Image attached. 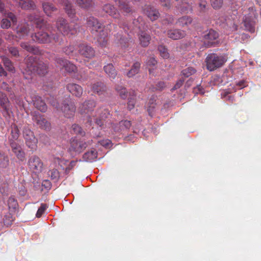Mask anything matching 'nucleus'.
<instances>
[{"mask_svg":"<svg viewBox=\"0 0 261 261\" xmlns=\"http://www.w3.org/2000/svg\"><path fill=\"white\" fill-rule=\"evenodd\" d=\"M44 13L48 16H51L53 12L57 11L58 9L53 4L48 2H43L42 4Z\"/></svg>","mask_w":261,"mask_h":261,"instance_id":"nucleus-30","label":"nucleus"},{"mask_svg":"<svg viewBox=\"0 0 261 261\" xmlns=\"http://www.w3.org/2000/svg\"><path fill=\"white\" fill-rule=\"evenodd\" d=\"M226 59L223 55H218L216 53H211L205 59L207 70L213 71L221 67L225 63Z\"/></svg>","mask_w":261,"mask_h":261,"instance_id":"nucleus-5","label":"nucleus"},{"mask_svg":"<svg viewBox=\"0 0 261 261\" xmlns=\"http://www.w3.org/2000/svg\"><path fill=\"white\" fill-rule=\"evenodd\" d=\"M211 3L212 7L214 9H219L223 6V0H211Z\"/></svg>","mask_w":261,"mask_h":261,"instance_id":"nucleus-54","label":"nucleus"},{"mask_svg":"<svg viewBox=\"0 0 261 261\" xmlns=\"http://www.w3.org/2000/svg\"><path fill=\"white\" fill-rule=\"evenodd\" d=\"M174 22V18L171 15H166V18L163 20V24H173Z\"/></svg>","mask_w":261,"mask_h":261,"instance_id":"nucleus-62","label":"nucleus"},{"mask_svg":"<svg viewBox=\"0 0 261 261\" xmlns=\"http://www.w3.org/2000/svg\"><path fill=\"white\" fill-rule=\"evenodd\" d=\"M48 174L52 179L58 180L60 177V172L57 169H53L48 171Z\"/></svg>","mask_w":261,"mask_h":261,"instance_id":"nucleus-53","label":"nucleus"},{"mask_svg":"<svg viewBox=\"0 0 261 261\" xmlns=\"http://www.w3.org/2000/svg\"><path fill=\"white\" fill-rule=\"evenodd\" d=\"M87 24L88 27L90 28L91 33L97 35V38L98 36H100L102 25L99 22L97 18L94 17V16H89L87 18Z\"/></svg>","mask_w":261,"mask_h":261,"instance_id":"nucleus-11","label":"nucleus"},{"mask_svg":"<svg viewBox=\"0 0 261 261\" xmlns=\"http://www.w3.org/2000/svg\"><path fill=\"white\" fill-rule=\"evenodd\" d=\"M158 50L160 55L164 59H168L170 57L168 50L166 46L162 45V44L158 46Z\"/></svg>","mask_w":261,"mask_h":261,"instance_id":"nucleus-46","label":"nucleus"},{"mask_svg":"<svg viewBox=\"0 0 261 261\" xmlns=\"http://www.w3.org/2000/svg\"><path fill=\"white\" fill-rule=\"evenodd\" d=\"M76 49H78V44H71L64 47L63 51L66 55H73Z\"/></svg>","mask_w":261,"mask_h":261,"instance_id":"nucleus-42","label":"nucleus"},{"mask_svg":"<svg viewBox=\"0 0 261 261\" xmlns=\"http://www.w3.org/2000/svg\"><path fill=\"white\" fill-rule=\"evenodd\" d=\"M193 0H182L177 5V8L181 12L188 13L193 10Z\"/></svg>","mask_w":261,"mask_h":261,"instance_id":"nucleus-21","label":"nucleus"},{"mask_svg":"<svg viewBox=\"0 0 261 261\" xmlns=\"http://www.w3.org/2000/svg\"><path fill=\"white\" fill-rule=\"evenodd\" d=\"M144 12L152 21L156 20L160 16L159 10L153 7H151L150 5L145 6Z\"/></svg>","mask_w":261,"mask_h":261,"instance_id":"nucleus-20","label":"nucleus"},{"mask_svg":"<svg viewBox=\"0 0 261 261\" xmlns=\"http://www.w3.org/2000/svg\"><path fill=\"white\" fill-rule=\"evenodd\" d=\"M118 7L123 12L130 13L132 12V8L127 0H121L120 5H118Z\"/></svg>","mask_w":261,"mask_h":261,"instance_id":"nucleus-35","label":"nucleus"},{"mask_svg":"<svg viewBox=\"0 0 261 261\" xmlns=\"http://www.w3.org/2000/svg\"><path fill=\"white\" fill-rule=\"evenodd\" d=\"M62 5L64 7L66 13L69 17L72 18V20L68 22V20L63 17H59L57 19L56 22V28L60 33L64 36H72L77 33L79 25L74 22V21L79 20L78 17H76V11L73 8V5L68 0H62Z\"/></svg>","mask_w":261,"mask_h":261,"instance_id":"nucleus-1","label":"nucleus"},{"mask_svg":"<svg viewBox=\"0 0 261 261\" xmlns=\"http://www.w3.org/2000/svg\"><path fill=\"white\" fill-rule=\"evenodd\" d=\"M197 4L198 5L199 11L204 12L206 9L207 2L206 0H197Z\"/></svg>","mask_w":261,"mask_h":261,"instance_id":"nucleus-51","label":"nucleus"},{"mask_svg":"<svg viewBox=\"0 0 261 261\" xmlns=\"http://www.w3.org/2000/svg\"><path fill=\"white\" fill-rule=\"evenodd\" d=\"M31 38L32 41L37 43L46 44L51 42V37L48 33L44 31H38L32 34Z\"/></svg>","mask_w":261,"mask_h":261,"instance_id":"nucleus-12","label":"nucleus"},{"mask_svg":"<svg viewBox=\"0 0 261 261\" xmlns=\"http://www.w3.org/2000/svg\"><path fill=\"white\" fill-rule=\"evenodd\" d=\"M14 218H13L12 214L8 213L6 215V216L3 218V222L4 224L9 226L11 225L13 221L14 220Z\"/></svg>","mask_w":261,"mask_h":261,"instance_id":"nucleus-49","label":"nucleus"},{"mask_svg":"<svg viewBox=\"0 0 261 261\" xmlns=\"http://www.w3.org/2000/svg\"><path fill=\"white\" fill-rule=\"evenodd\" d=\"M53 161L55 163H57L58 165L60 166H63V165H64L65 163V160H63L62 158L58 157V156H53Z\"/></svg>","mask_w":261,"mask_h":261,"instance_id":"nucleus-60","label":"nucleus"},{"mask_svg":"<svg viewBox=\"0 0 261 261\" xmlns=\"http://www.w3.org/2000/svg\"><path fill=\"white\" fill-rule=\"evenodd\" d=\"M155 100L153 99H151L149 100V102H148V107L147 109L148 113H149V115L150 116H152L155 109V106L156 104L154 103Z\"/></svg>","mask_w":261,"mask_h":261,"instance_id":"nucleus-50","label":"nucleus"},{"mask_svg":"<svg viewBox=\"0 0 261 261\" xmlns=\"http://www.w3.org/2000/svg\"><path fill=\"white\" fill-rule=\"evenodd\" d=\"M92 89L95 93L101 95L106 91V87L102 82H96L92 86Z\"/></svg>","mask_w":261,"mask_h":261,"instance_id":"nucleus-31","label":"nucleus"},{"mask_svg":"<svg viewBox=\"0 0 261 261\" xmlns=\"http://www.w3.org/2000/svg\"><path fill=\"white\" fill-rule=\"evenodd\" d=\"M103 70L108 75L110 80H113L116 79L117 75V72L112 63L107 64V65L103 66Z\"/></svg>","mask_w":261,"mask_h":261,"instance_id":"nucleus-27","label":"nucleus"},{"mask_svg":"<svg viewBox=\"0 0 261 261\" xmlns=\"http://www.w3.org/2000/svg\"><path fill=\"white\" fill-rule=\"evenodd\" d=\"M9 100L5 93L0 91V105L3 109V116L8 117L10 115V109L9 108Z\"/></svg>","mask_w":261,"mask_h":261,"instance_id":"nucleus-19","label":"nucleus"},{"mask_svg":"<svg viewBox=\"0 0 261 261\" xmlns=\"http://www.w3.org/2000/svg\"><path fill=\"white\" fill-rule=\"evenodd\" d=\"M30 31L29 24L25 23L20 25L17 28L16 33L19 38H22L28 36Z\"/></svg>","mask_w":261,"mask_h":261,"instance_id":"nucleus-29","label":"nucleus"},{"mask_svg":"<svg viewBox=\"0 0 261 261\" xmlns=\"http://www.w3.org/2000/svg\"><path fill=\"white\" fill-rule=\"evenodd\" d=\"M72 130L74 134L81 135L83 137H87L85 132L80 125L74 124L72 125Z\"/></svg>","mask_w":261,"mask_h":261,"instance_id":"nucleus-44","label":"nucleus"},{"mask_svg":"<svg viewBox=\"0 0 261 261\" xmlns=\"http://www.w3.org/2000/svg\"><path fill=\"white\" fill-rule=\"evenodd\" d=\"M136 95L134 94V92H133V95L129 98H128V102L127 103V108L129 110H132L134 108L135 106V99Z\"/></svg>","mask_w":261,"mask_h":261,"instance_id":"nucleus-55","label":"nucleus"},{"mask_svg":"<svg viewBox=\"0 0 261 261\" xmlns=\"http://www.w3.org/2000/svg\"><path fill=\"white\" fill-rule=\"evenodd\" d=\"M66 89L68 91L77 97H81L83 94V88L81 85L76 84V83H68L66 86Z\"/></svg>","mask_w":261,"mask_h":261,"instance_id":"nucleus-18","label":"nucleus"},{"mask_svg":"<svg viewBox=\"0 0 261 261\" xmlns=\"http://www.w3.org/2000/svg\"><path fill=\"white\" fill-rule=\"evenodd\" d=\"M28 167L35 173H40L43 169V162L37 155H32L28 160Z\"/></svg>","mask_w":261,"mask_h":261,"instance_id":"nucleus-7","label":"nucleus"},{"mask_svg":"<svg viewBox=\"0 0 261 261\" xmlns=\"http://www.w3.org/2000/svg\"><path fill=\"white\" fill-rule=\"evenodd\" d=\"M33 120L41 128L48 130L50 128V123L44 118L43 115L38 113H33Z\"/></svg>","mask_w":261,"mask_h":261,"instance_id":"nucleus-16","label":"nucleus"},{"mask_svg":"<svg viewBox=\"0 0 261 261\" xmlns=\"http://www.w3.org/2000/svg\"><path fill=\"white\" fill-rule=\"evenodd\" d=\"M96 101L94 100H86L79 105V111L81 115H88L94 110Z\"/></svg>","mask_w":261,"mask_h":261,"instance_id":"nucleus-13","label":"nucleus"},{"mask_svg":"<svg viewBox=\"0 0 261 261\" xmlns=\"http://www.w3.org/2000/svg\"><path fill=\"white\" fill-rule=\"evenodd\" d=\"M115 41L117 43L120 44L122 47H125L127 46L128 40L127 38L124 37L121 34L117 33L115 35Z\"/></svg>","mask_w":261,"mask_h":261,"instance_id":"nucleus-39","label":"nucleus"},{"mask_svg":"<svg viewBox=\"0 0 261 261\" xmlns=\"http://www.w3.org/2000/svg\"><path fill=\"white\" fill-rule=\"evenodd\" d=\"M8 206L10 210L15 211L16 210L18 206V203L15 197H10L8 198Z\"/></svg>","mask_w":261,"mask_h":261,"instance_id":"nucleus-45","label":"nucleus"},{"mask_svg":"<svg viewBox=\"0 0 261 261\" xmlns=\"http://www.w3.org/2000/svg\"><path fill=\"white\" fill-rule=\"evenodd\" d=\"M168 37L173 40L180 39L184 37L186 35V33L184 31L180 30V29H173L168 31L167 33Z\"/></svg>","mask_w":261,"mask_h":261,"instance_id":"nucleus-28","label":"nucleus"},{"mask_svg":"<svg viewBox=\"0 0 261 261\" xmlns=\"http://www.w3.org/2000/svg\"><path fill=\"white\" fill-rule=\"evenodd\" d=\"M102 10L114 18H119L120 16V14L114 5L111 4L105 5L102 7Z\"/></svg>","mask_w":261,"mask_h":261,"instance_id":"nucleus-25","label":"nucleus"},{"mask_svg":"<svg viewBox=\"0 0 261 261\" xmlns=\"http://www.w3.org/2000/svg\"><path fill=\"white\" fill-rule=\"evenodd\" d=\"M97 158V152L96 149H93L90 151L86 152L83 154V159L84 161L92 162V161L95 160Z\"/></svg>","mask_w":261,"mask_h":261,"instance_id":"nucleus-33","label":"nucleus"},{"mask_svg":"<svg viewBox=\"0 0 261 261\" xmlns=\"http://www.w3.org/2000/svg\"><path fill=\"white\" fill-rule=\"evenodd\" d=\"M77 48L79 54L87 59H92L95 55V50L87 43L78 44Z\"/></svg>","mask_w":261,"mask_h":261,"instance_id":"nucleus-9","label":"nucleus"},{"mask_svg":"<svg viewBox=\"0 0 261 261\" xmlns=\"http://www.w3.org/2000/svg\"><path fill=\"white\" fill-rule=\"evenodd\" d=\"M11 25V20H9L7 17L3 18L1 22V27L3 29H8Z\"/></svg>","mask_w":261,"mask_h":261,"instance_id":"nucleus-52","label":"nucleus"},{"mask_svg":"<svg viewBox=\"0 0 261 261\" xmlns=\"http://www.w3.org/2000/svg\"><path fill=\"white\" fill-rule=\"evenodd\" d=\"M32 100L33 104L36 109H38L41 112H45L47 110V106L45 102L42 100L40 96L33 95L32 96Z\"/></svg>","mask_w":261,"mask_h":261,"instance_id":"nucleus-24","label":"nucleus"},{"mask_svg":"<svg viewBox=\"0 0 261 261\" xmlns=\"http://www.w3.org/2000/svg\"><path fill=\"white\" fill-rule=\"evenodd\" d=\"M133 24L136 25L139 29L140 32L139 33V40L140 44L142 46L146 47L149 45L151 37L145 30L147 26L145 24V22L143 20L142 17H138L137 19L134 20Z\"/></svg>","mask_w":261,"mask_h":261,"instance_id":"nucleus-4","label":"nucleus"},{"mask_svg":"<svg viewBox=\"0 0 261 261\" xmlns=\"http://www.w3.org/2000/svg\"><path fill=\"white\" fill-rule=\"evenodd\" d=\"M24 71L31 75L36 72L40 76H44L48 72V66L46 63L39 61L36 57L30 56L27 59V67Z\"/></svg>","mask_w":261,"mask_h":261,"instance_id":"nucleus-2","label":"nucleus"},{"mask_svg":"<svg viewBox=\"0 0 261 261\" xmlns=\"http://www.w3.org/2000/svg\"><path fill=\"white\" fill-rule=\"evenodd\" d=\"M15 36L13 34L12 32H7L5 34V39L8 41H12L14 39Z\"/></svg>","mask_w":261,"mask_h":261,"instance_id":"nucleus-64","label":"nucleus"},{"mask_svg":"<svg viewBox=\"0 0 261 261\" xmlns=\"http://www.w3.org/2000/svg\"><path fill=\"white\" fill-rule=\"evenodd\" d=\"M8 49L9 53L11 54V55L13 56V57H19V53L18 48L15 47V46H10L8 48Z\"/></svg>","mask_w":261,"mask_h":261,"instance_id":"nucleus-58","label":"nucleus"},{"mask_svg":"<svg viewBox=\"0 0 261 261\" xmlns=\"http://www.w3.org/2000/svg\"><path fill=\"white\" fill-rule=\"evenodd\" d=\"M5 16L10 20V22L11 21L13 24H16L17 20L15 14L12 13V12H9L5 14Z\"/></svg>","mask_w":261,"mask_h":261,"instance_id":"nucleus-57","label":"nucleus"},{"mask_svg":"<svg viewBox=\"0 0 261 261\" xmlns=\"http://www.w3.org/2000/svg\"><path fill=\"white\" fill-rule=\"evenodd\" d=\"M256 16L254 14V16H245L244 19V23L246 29L251 32L255 31V25Z\"/></svg>","mask_w":261,"mask_h":261,"instance_id":"nucleus-26","label":"nucleus"},{"mask_svg":"<svg viewBox=\"0 0 261 261\" xmlns=\"http://www.w3.org/2000/svg\"><path fill=\"white\" fill-rule=\"evenodd\" d=\"M192 20L193 19L191 16H184L178 18L176 23L181 27H188L189 25L191 24Z\"/></svg>","mask_w":261,"mask_h":261,"instance_id":"nucleus-34","label":"nucleus"},{"mask_svg":"<svg viewBox=\"0 0 261 261\" xmlns=\"http://www.w3.org/2000/svg\"><path fill=\"white\" fill-rule=\"evenodd\" d=\"M2 61L5 67L8 70L10 71V72H15V69L14 65L10 59L8 58V57H3Z\"/></svg>","mask_w":261,"mask_h":261,"instance_id":"nucleus-37","label":"nucleus"},{"mask_svg":"<svg viewBox=\"0 0 261 261\" xmlns=\"http://www.w3.org/2000/svg\"><path fill=\"white\" fill-rule=\"evenodd\" d=\"M49 102L57 111H61L64 117L67 118L73 117L76 111V107L74 102L70 100H66L62 102L60 107L56 99L50 100Z\"/></svg>","mask_w":261,"mask_h":261,"instance_id":"nucleus-3","label":"nucleus"},{"mask_svg":"<svg viewBox=\"0 0 261 261\" xmlns=\"http://www.w3.org/2000/svg\"><path fill=\"white\" fill-rule=\"evenodd\" d=\"M30 53L33 54L34 55H41V50H40L39 48L37 46H30Z\"/></svg>","mask_w":261,"mask_h":261,"instance_id":"nucleus-61","label":"nucleus"},{"mask_svg":"<svg viewBox=\"0 0 261 261\" xmlns=\"http://www.w3.org/2000/svg\"><path fill=\"white\" fill-rule=\"evenodd\" d=\"M110 127L114 132H120V131L127 130L132 125L131 122L128 120H123L119 122V124L111 123Z\"/></svg>","mask_w":261,"mask_h":261,"instance_id":"nucleus-22","label":"nucleus"},{"mask_svg":"<svg viewBox=\"0 0 261 261\" xmlns=\"http://www.w3.org/2000/svg\"><path fill=\"white\" fill-rule=\"evenodd\" d=\"M23 137L28 147L32 149L36 148L38 140L29 126H24L23 128Z\"/></svg>","mask_w":261,"mask_h":261,"instance_id":"nucleus-8","label":"nucleus"},{"mask_svg":"<svg viewBox=\"0 0 261 261\" xmlns=\"http://www.w3.org/2000/svg\"><path fill=\"white\" fill-rule=\"evenodd\" d=\"M115 89L117 93H119L120 97L123 99H125L127 96V91L125 87L121 86V85H117Z\"/></svg>","mask_w":261,"mask_h":261,"instance_id":"nucleus-43","label":"nucleus"},{"mask_svg":"<svg viewBox=\"0 0 261 261\" xmlns=\"http://www.w3.org/2000/svg\"><path fill=\"white\" fill-rule=\"evenodd\" d=\"M11 137L14 140L18 139L20 135V132L18 126L16 125L11 126Z\"/></svg>","mask_w":261,"mask_h":261,"instance_id":"nucleus-47","label":"nucleus"},{"mask_svg":"<svg viewBox=\"0 0 261 261\" xmlns=\"http://www.w3.org/2000/svg\"><path fill=\"white\" fill-rule=\"evenodd\" d=\"M140 63L136 62L134 63L130 70H128L127 72L126 76L130 78V77H133L135 76V74H138L140 69Z\"/></svg>","mask_w":261,"mask_h":261,"instance_id":"nucleus-36","label":"nucleus"},{"mask_svg":"<svg viewBox=\"0 0 261 261\" xmlns=\"http://www.w3.org/2000/svg\"><path fill=\"white\" fill-rule=\"evenodd\" d=\"M112 25L115 28L116 27L115 24L109 23L106 25L103 29H102L100 32V36L97 38L98 43L101 46H105L107 44V37L109 32H111Z\"/></svg>","mask_w":261,"mask_h":261,"instance_id":"nucleus-15","label":"nucleus"},{"mask_svg":"<svg viewBox=\"0 0 261 261\" xmlns=\"http://www.w3.org/2000/svg\"><path fill=\"white\" fill-rule=\"evenodd\" d=\"M9 160L7 155L0 152V167L6 168L9 166Z\"/></svg>","mask_w":261,"mask_h":261,"instance_id":"nucleus-41","label":"nucleus"},{"mask_svg":"<svg viewBox=\"0 0 261 261\" xmlns=\"http://www.w3.org/2000/svg\"><path fill=\"white\" fill-rule=\"evenodd\" d=\"M196 70L193 67H188L181 71L182 74L185 77H189L194 74Z\"/></svg>","mask_w":261,"mask_h":261,"instance_id":"nucleus-48","label":"nucleus"},{"mask_svg":"<svg viewBox=\"0 0 261 261\" xmlns=\"http://www.w3.org/2000/svg\"><path fill=\"white\" fill-rule=\"evenodd\" d=\"M28 20H30V22H34L36 24V27L38 28L39 29H45L47 31H50V25L46 21L43 19V18H41L39 17L38 16L36 15V14H30L28 16Z\"/></svg>","mask_w":261,"mask_h":261,"instance_id":"nucleus-14","label":"nucleus"},{"mask_svg":"<svg viewBox=\"0 0 261 261\" xmlns=\"http://www.w3.org/2000/svg\"><path fill=\"white\" fill-rule=\"evenodd\" d=\"M51 37V40H53L54 42H58L59 44L62 43V35H58V34H53L52 35H50Z\"/></svg>","mask_w":261,"mask_h":261,"instance_id":"nucleus-59","label":"nucleus"},{"mask_svg":"<svg viewBox=\"0 0 261 261\" xmlns=\"http://www.w3.org/2000/svg\"><path fill=\"white\" fill-rule=\"evenodd\" d=\"M218 32L210 29L209 31L204 32L203 38L204 39V44L206 47H211L214 46L216 40L219 37Z\"/></svg>","mask_w":261,"mask_h":261,"instance_id":"nucleus-10","label":"nucleus"},{"mask_svg":"<svg viewBox=\"0 0 261 261\" xmlns=\"http://www.w3.org/2000/svg\"><path fill=\"white\" fill-rule=\"evenodd\" d=\"M55 61L56 63L65 68V70L69 73H74L77 70L76 66L74 64L71 63L66 59L62 58V57H56Z\"/></svg>","mask_w":261,"mask_h":261,"instance_id":"nucleus-17","label":"nucleus"},{"mask_svg":"<svg viewBox=\"0 0 261 261\" xmlns=\"http://www.w3.org/2000/svg\"><path fill=\"white\" fill-rule=\"evenodd\" d=\"M102 113V115H100V119H94L95 124L100 126L104 125L105 118H108L110 115L108 109H103Z\"/></svg>","mask_w":261,"mask_h":261,"instance_id":"nucleus-38","label":"nucleus"},{"mask_svg":"<svg viewBox=\"0 0 261 261\" xmlns=\"http://www.w3.org/2000/svg\"><path fill=\"white\" fill-rule=\"evenodd\" d=\"M20 7L24 10H35L37 6L33 0H22L20 3Z\"/></svg>","mask_w":261,"mask_h":261,"instance_id":"nucleus-32","label":"nucleus"},{"mask_svg":"<svg viewBox=\"0 0 261 261\" xmlns=\"http://www.w3.org/2000/svg\"><path fill=\"white\" fill-rule=\"evenodd\" d=\"M99 143L102 146H105L106 148H109L111 146V141L110 139H103V140H101L99 141Z\"/></svg>","mask_w":261,"mask_h":261,"instance_id":"nucleus-63","label":"nucleus"},{"mask_svg":"<svg viewBox=\"0 0 261 261\" xmlns=\"http://www.w3.org/2000/svg\"><path fill=\"white\" fill-rule=\"evenodd\" d=\"M93 143L92 139H89L88 136L84 137L82 139L73 138L71 140L70 146L69 147L70 151L80 153L83 151L84 149L87 146L91 145Z\"/></svg>","mask_w":261,"mask_h":261,"instance_id":"nucleus-6","label":"nucleus"},{"mask_svg":"<svg viewBox=\"0 0 261 261\" xmlns=\"http://www.w3.org/2000/svg\"><path fill=\"white\" fill-rule=\"evenodd\" d=\"M47 206L46 204L41 203V206L39 208H38V211L36 212V217H40L42 216V214L45 212L46 210Z\"/></svg>","mask_w":261,"mask_h":261,"instance_id":"nucleus-56","label":"nucleus"},{"mask_svg":"<svg viewBox=\"0 0 261 261\" xmlns=\"http://www.w3.org/2000/svg\"><path fill=\"white\" fill-rule=\"evenodd\" d=\"M10 146L12 151L15 153L17 158L19 160L23 161L25 159V153L23 151L21 146L17 144V143L13 141L10 143Z\"/></svg>","mask_w":261,"mask_h":261,"instance_id":"nucleus-23","label":"nucleus"},{"mask_svg":"<svg viewBox=\"0 0 261 261\" xmlns=\"http://www.w3.org/2000/svg\"><path fill=\"white\" fill-rule=\"evenodd\" d=\"M76 3L83 8H89L94 5L93 0H76Z\"/></svg>","mask_w":261,"mask_h":261,"instance_id":"nucleus-40","label":"nucleus"}]
</instances>
